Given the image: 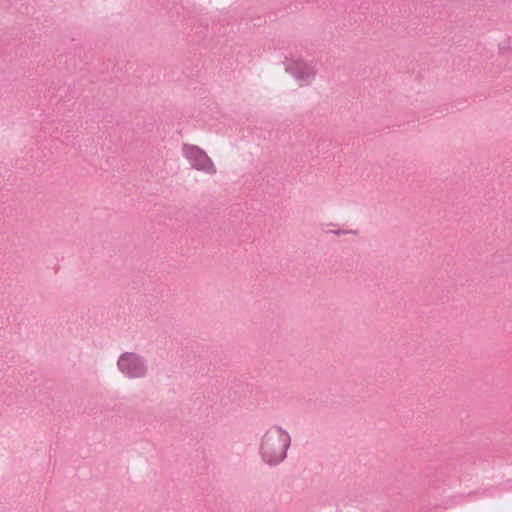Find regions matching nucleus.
Listing matches in <instances>:
<instances>
[{"label": "nucleus", "mask_w": 512, "mask_h": 512, "mask_svg": "<svg viewBox=\"0 0 512 512\" xmlns=\"http://www.w3.org/2000/svg\"><path fill=\"white\" fill-rule=\"evenodd\" d=\"M118 367L131 378L143 377L147 371L143 359L133 353L123 354L118 360Z\"/></svg>", "instance_id": "nucleus-3"}, {"label": "nucleus", "mask_w": 512, "mask_h": 512, "mask_svg": "<svg viewBox=\"0 0 512 512\" xmlns=\"http://www.w3.org/2000/svg\"><path fill=\"white\" fill-rule=\"evenodd\" d=\"M288 70L298 81L300 86H309L316 79L317 71L315 67L307 62L296 61L288 68Z\"/></svg>", "instance_id": "nucleus-4"}, {"label": "nucleus", "mask_w": 512, "mask_h": 512, "mask_svg": "<svg viewBox=\"0 0 512 512\" xmlns=\"http://www.w3.org/2000/svg\"><path fill=\"white\" fill-rule=\"evenodd\" d=\"M183 154L193 168L210 175L217 172L211 158L199 147L194 145H185L183 147Z\"/></svg>", "instance_id": "nucleus-2"}, {"label": "nucleus", "mask_w": 512, "mask_h": 512, "mask_svg": "<svg viewBox=\"0 0 512 512\" xmlns=\"http://www.w3.org/2000/svg\"><path fill=\"white\" fill-rule=\"evenodd\" d=\"M290 441L289 434L279 427L267 430L260 445V454L263 460L268 464H277L283 461Z\"/></svg>", "instance_id": "nucleus-1"}]
</instances>
